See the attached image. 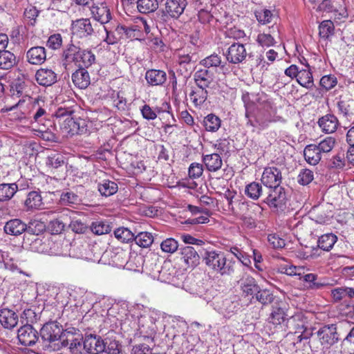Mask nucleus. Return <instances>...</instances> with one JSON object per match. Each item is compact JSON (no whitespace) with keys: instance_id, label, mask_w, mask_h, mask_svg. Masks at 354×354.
Returning a JSON list of instances; mask_svg holds the SVG:
<instances>
[{"instance_id":"nucleus-1","label":"nucleus","mask_w":354,"mask_h":354,"mask_svg":"<svg viewBox=\"0 0 354 354\" xmlns=\"http://www.w3.org/2000/svg\"><path fill=\"white\" fill-rule=\"evenodd\" d=\"M63 327L56 321L47 322L39 332L40 342L44 347L53 350L60 349L59 342L62 338Z\"/></svg>"},{"instance_id":"nucleus-2","label":"nucleus","mask_w":354,"mask_h":354,"mask_svg":"<svg viewBox=\"0 0 354 354\" xmlns=\"http://www.w3.org/2000/svg\"><path fill=\"white\" fill-rule=\"evenodd\" d=\"M339 340L337 335L335 333V328L333 324L326 325L321 328L317 333V339H312L308 342L310 347L316 351L322 349L320 345L324 348H329Z\"/></svg>"},{"instance_id":"nucleus-3","label":"nucleus","mask_w":354,"mask_h":354,"mask_svg":"<svg viewBox=\"0 0 354 354\" xmlns=\"http://www.w3.org/2000/svg\"><path fill=\"white\" fill-rule=\"evenodd\" d=\"M82 335L78 329L69 328L62 330L60 348H67L73 354H80L82 350Z\"/></svg>"},{"instance_id":"nucleus-4","label":"nucleus","mask_w":354,"mask_h":354,"mask_svg":"<svg viewBox=\"0 0 354 354\" xmlns=\"http://www.w3.org/2000/svg\"><path fill=\"white\" fill-rule=\"evenodd\" d=\"M62 130L72 136L76 134H84L88 131L86 121L80 118L69 116L60 122Z\"/></svg>"},{"instance_id":"nucleus-5","label":"nucleus","mask_w":354,"mask_h":354,"mask_svg":"<svg viewBox=\"0 0 354 354\" xmlns=\"http://www.w3.org/2000/svg\"><path fill=\"white\" fill-rule=\"evenodd\" d=\"M32 115V124H37L38 126L44 124L45 122L51 127V122L47 120L48 113L46 111V106L44 100L39 97L33 99L31 101V110L30 111Z\"/></svg>"},{"instance_id":"nucleus-6","label":"nucleus","mask_w":354,"mask_h":354,"mask_svg":"<svg viewBox=\"0 0 354 354\" xmlns=\"http://www.w3.org/2000/svg\"><path fill=\"white\" fill-rule=\"evenodd\" d=\"M241 252L236 247H223V274L234 272L236 259H241Z\"/></svg>"},{"instance_id":"nucleus-7","label":"nucleus","mask_w":354,"mask_h":354,"mask_svg":"<svg viewBox=\"0 0 354 354\" xmlns=\"http://www.w3.org/2000/svg\"><path fill=\"white\" fill-rule=\"evenodd\" d=\"M17 337L20 344L25 346H32L36 343L40 342L39 333L29 324L18 329Z\"/></svg>"},{"instance_id":"nucleus-8","label":"nucleus","mask_w":354,"mask_h":354,"mask_svg":"<svg viewBox=\"0 0 354 354\" xmlns=\"http://www.w3.org/2000/svg\"><path fill=\"white\" fill-rule=\"evenodd\" d=\"M286 192L284 188L280 185L268 188V196L264 199L270 207L281 209L286 203Z\"/></svg>"},{"instance_id":"nucleus-9","label":"nucleus","mask_w":354,"mask_h":354,"mask_svg":"<svg viewBox=\"0 0 354 354\" xmlns=\"http://www.w3.org/2000/svg\"><path fill=\"white\" fill-rule=\"evenodd\" d=\"M194 54L189 55L180 50L178 53V67L176 69L177 73L182 75L186 81L190 76L194 68L195 61L193 60Z\"/></svg>"},{"instance_id":"nucleus-10","label":"nucleus","mask_w":354,"mask_h":354,"mask_svg":"<svg viewBox=\"0 0 354 354\" xmlns=\"http://www.w3.org/2000/svg\"><path fill=\"white\" fill-rule=\"evenodd\" d=\"M92 17L101 24H105L111 19V13L105 2L93 3L89 7Z\"/></svg>"},{"instance_id":"nucleus-11","label":"nucleus","mask_w":354,"mask_h":354,"mask_svg":"<svg viewBox=\"0 0 354 354\" xmlns=\"http://www.w3.org/2000/svg\"><path fill=\"white\" fill-rule=\"evenodd\" d=\"M186 6V0H166L162 13L165 17L178 19L183 13Z\"/></svg>"},{"instance_id":"nucleus-12","label":"nucleus","mask_w":354,"mask_h":354,"mask_svg":"<svg viewBox=\"0 0 354 354\" xmlns=\"http://www.w3.org/2000/svg\"><path fill=\"white\" fill-rule=\"evenodd\" d=\"M82 48L73 43L67 44L64 48L62 53V59L63 66L65 68L71 64H74L78 66L80 55Z\"/></svg>"},{"instance_id":"nucleus-13","label":"nucleus","mask_w":354,"mask_h":354,"mask_svg":"<svg viewBox=\"0 0 354 354\" xmlns=\"http://www.w3.org/2000/svg\"><path fill=\"white\" fill-rule=\"evenodd\" d=\"M281 180V172L275 167L265 168L261 178V183L268 188L280 185Z\"/></svg>"},{"instance_id":"nucleus-14","label":"nucleus","mask_w":354,"mask_h":354,"mask_svg":"<svg viewBox=\"0 0 354 354\" xmlns=\"http://www.w3.org/2000/svg\"><path fill=\"white\" fill-rule=\"evenodd\" d=\"M104 339L96 335L89 334L84 337L82 349L91 354H98L104 350Z\"/></svg>"},{"instance_id":"nucleus-15","label":"nucleus","mask_w":354,"mask_h":354,"mask_svg":"<svg viewBox=\"0 0 354 354\" xmlns=\"http://www.w3.org/2000/svg\"><path fill=\"white\" fill-rule=\"evenodd\" d=\"M287 305L282 301H277L272 306V312L268 318L269 322L274 326L281 325L288 316Z\"/></svg>"},{"instance_id":"nucleus-16","label":"nucleus","mask_w":354,"mask_h":354,"mask_svg":"<svg viewBox=\"0 0 354 354\" xmlns=\"http://www.w3.org/2000/svg\"><path fill=\"white\" fill-rule=\"evenodd\" d=\"M35 80L39 85L47 87L57 82V74L50 68H41L36 71Z\"/></svg>"},{"instance_id":"nucleus-17","label":"nucleus","mask_w":354,"mask_h":354,"mask_svg":"<svg viewBox=\"0 0 354 354\" xmlns=\"http://www.w3.org/2000/svg\"><path fill=\"white\" fill-rule=\"evenodd\" d=\"M18 322L19 316L15 310L8 308L0 310V325L3 328L12 330L17 326Z\"/></svg>"},{"instance_id":"nucleus-18","label":"nucleus","mask_w":354,"mask_h":354,"mask_svg":"<svg viewBox=\"0 0 354 354\" xmlns=\"http://www.w3.org/2000/svg\"><path fill=\"white\" fill-rule=\"evenodd\" d=\"M26 61L32 65H41L46 59V50L43 46H34L29 48L26 54Z\"/></svg>"},{"instance_id":"nucleus-19","label":"nucleus","mask_w":354,"mask_h":354,"mask_svg":"<svg viewBox=\"0 0 354 354\" xmlns=\"http://www.w3.org/2000/svg\"><path fill=\"white\" fill-rule=\"evenodd\" d=\"M72 30L80 37H86L93 35L94 29L89 19H80L73 22Z\"/></svg>"},{"instance_id":"nucleus-20","label":"nucleus","mask_w":354,"mask_h":354,"mask_svg":"<svg viewBox=\"0 0 354 354\" xmlns=\"http://www.w3.org/2000/svg\"><path fill=\"white\" fill-rule=\"evenodd\" d=\"M155 266L156 271L159 274L158 278L160 280L165 282L173 281L177 271L170 261H165L160 267L157 266L155 263ZM152 270L155 271L154 269H152Z\"/></svg>"},{"instance_id":"nucleus-21","label":"nucleus","mask_w":354,"mask_h":354,"mask_svg":"<svg viewBox=\"0 0 354 354\" xmlns=\"http://www.w3.org/2000/svg\"><path fill=\"white\" fill-rule=\"evenodd\" d=\"M246 57L245 46L239 43L232 44L228 48L226 58L228 62L233 64L241 62Z\"/></svg>"},{"instance_id":"nucleus-22","label":"nucleus","mask_w":354,"mask_h":354,"mask_svg":"<svg viewBox=\"0 0 354 354\" xmlns=\"http://www.w3.org/2000/svg\"><path fill=\"white\" fill-rule=\"evenodd\" d=\"M26 223L19 218H12L7 221L3 227L4 232L11 236H19L26 232Z\"/></svg>"},{"instance_id":"nucleus-23","label":"nucleus","mask_w":354,"mask_h":354,"mask_svg":"<svg viewBox=\"0 0 354 354\" xmlns=\"http://www.w3.org/2000/svg\"><path fill=\"white\" fill-rule=\"evenodd\" d=\"M145 80L151 86H162L167 81V73L163 70L149 69L145 73Z\"/></svg>"},{"instance_id":"nucleus-24","label":"nucleus","mask_w":354,"mask_h":354,"mask_svg":"<svg viewBox=\"0 0 354 354\" xmlns=\"http://www.w3.org/2000/svg\"><path fill=\"white\" fill-rule=\"evenodd\" d=\"M318 124L323 132L332 133L337 129L339 122L335 115L326 114L319 119Z\"/></svg>"},{"instance_id":"nucleus-25","label":"nucleus","mask_w":354,"mask_h":354,"mask_svg":"<svg viewBox=\"0 0 354 354\" xmlns=\"http://www.w3.org/2000/svg\"><path fill=\"white\" fill-rule=\"evenodd\" d=\"M71 79L75 86L80 89L86 88L91 83L88 72L82 67L79 68L72 74Z\"/></svg>"},{"instance_id":"nucleus-26","label":"nucleus","mask_w":354,"mask_h":354,"mask_svg":"<svg viewBox=\"0 0 354 354\" xmlns=\"http://www.w3.org/2000/svg\"><path fill=\"white\" fill-rule=\"evenodd\" d=\"M331 296L335 302L348 301L354 298V288L342 286L331 290Z\"/></svg>"},{"instance_id":"nucleus-27","label":"nucleus","mask_w":354,"mask_h":354,"mask_svg":"<svg viewBox=\"0 0 354 354\" xmlns=\"http://www.w3.org/2000/svg\"><path fill=\"white\" fill-rule=\"evenodd\" d=\"M44 203L42 201V197L40 192L37 191L30 192L24 201V207L27 210L42 209Z\"/></svg>"},{"instance_id":"nucleus-28","label":"nucleus","mask_w":354,"mask_h":354,"mask_svg":"<svg viewBox=\"0 0 354 354\" xmlns=\"http://www.w3.org/2000/svg\"><path fill=\"white\" fill-rule=\"evenodd\" d=\"M104 30L106 33V37L104 39V41H106L109 45H113L117 44L123 38L124 26L118 24L115 26L113 30H109V28L106 26H104Z\"/></svg>"},{"instance_id":"nucleus-29","label":"nucleus","mask_w":354,"mask_h":354,"mask_svg":"<svg viewBox=\"0 0 354 354\" xmlns=\"http://www.w3.org/2000/svg\"><path fill=\"white\" fill-rule=\"evenodd\" d=\"M180 254L184 262L188 266L194 267L198 264L200 257L194 247L186 246L183 248Z\"/></svg>"},{"instance_id":"nucleus-30","label":"nucleus","mask_w":354,"mask_h":354,"mask_svg":"<svg viewBox=\"0 0 354 354\" xmlns=\"http://www.w3.org/2000/svg\"><path fill=\"white\" fill-rule=\"evenodd\" d=\"M110 263L117 268H125L129 253L121 248H115L110 252Z\"/></svg>"},{"instance_id":"nucleus-31","label":"nucleus","mask_w":354,"mask_h":354,"mask_svg":"<svg viewBox=\"0 0 354 354\" xmlns=\"http://www.w3.org/2000/svg\"><path fill=\"white\" fill-rule=\"evenodd\" d=\"M306 68L300 69L297 82L300 86L307 89H312L315 86L313 75L308 64L306 65Z\"/></svg>"},{"instance_id":"nucleus-32","label":"nucleus","mask_w":354,"mask_h":354,"mask_svg":"<svg viewBox=\"0 0 354 354\" xmlns=\"http://www.w3.org/2000/svg\"><path fill=\"white\" fill-rule=\"evenodd\" d=\"M241 289L245 296L253 295L259 289L255 279L248 275L244 276L240 281Z\"/></svg>"},{"instance_id":"nucleus-33","label":"nucleus","mask_w":354,"mask_h":354,"mask_svg":"<svg viewBox=\"0 0 354 354\" xmlns=\"http://www.w3.org/2000/svg\"><path fill=\"white\" fill-rule=\"evenodd\" d=\"M149 262V260L147 261H143V258L140 255L137 254H130L129 253V257L125 264V269L131 271H139L140 268L142 265H145V266L147 267Z\"/></svg>"},{"instance_id":"nucleus-34","label":"nucleus","mask_w":354,"mask_h":354,"mask_svg":"<svg viewBox=\"0 0 354 354\" xmlns=\"http://www.w3.org/2000/svg\"><path fill=\"white\" fill-rule=\"evenodd\" d=\"M194 80L196 86L207 89L211 87L212 80L207 70H200L195 73Z\"/></svg>"},{"instance_id":"nucleus-35","label":"nucleus","mask_w":354,"mask_h":354,"mask_svg":"<svg viewBox=\"0 0 354 354\" xmlns=\"http://www.w3.org/2000/svg\"><path fill=\"white\" fill-rule=\"evenodd\" d=\"M208 91L198 86L192 87L189 93V97L196 107L200 106L207 100Z\"/></svg>"},{"instance_id":"nucleus-36","label":"nucleus","mask_w":354,"mask_h":354,"mask_svg":"<svg viewBox=\"0 0 354 354\" xmlns=\"http://www.w3.org/2000/svg\"><path fill=\"white\" fill-rule=\"evenodd\" d=\"M17 64V57L9 50L0 53V69L10 70Z\"/></svg>"},{"instance_id":"nucleus-37","label":"nucleus","mask_w":354,"mask_h":354,"mask_svg":"<svg viewBox=\"0 0 354 354\" xmlns=\"http://www.w3.org/2000/svg\"><path fill=\"white\" fill-rule=\"evenodd\" d=\"M304 154L306 160L312 165H316L321 160V152L315 145L306 146Z\"/></svg>"},{"instance_id":"nucleus-38","label":"nucleus","mask_w":354,"mask_h":354,"mask_svg":"<svg viewBox=\"0 0 354 354\" xmlns=\"http://www.w3.org/2000/svg\"><path fill=\"white\" fill-rule=\"evenodd\" d=\"M18 190L16 183L0 184V201L6 202L10 200Z\"/></svg>"},{"instance_id":"nucleus-39","label":"nucleus","mask_w":354,"mask_h":354,"mask_svg":"<svg viewBox=\"0 0 354 354\" xmlns=\"http://www.w3.org/2000/svg\"><path fill=\"white\" fill-rule=\"evenodd\" d=\"M97 189L102 196L108 197L115 194L118 192V187L113 181L104 180L98 183Z\"/></svg>"},{"instance_id":"nucleus-40","label":"nucleus","mask_w":354,"mask_h":354,"mask_svg":"<svg viewBox=\"0 0 354 354\" xmlns=\"http://www.w3.org/2000/svg\"><path fill=\"white\" fill-rule=\"evenodd\" d=\"M163 0H138L136 1L137 8L141 13H150L156 11L159 3Z\"/></svg>"},{"instance_id":"nucleus-41","label":"nucleus","mask_w":354,"mask_h":354,"mask_svg":"<svg viewBox=\"0 0 354 354\" xmlns=\"http://www.w3.org/2000/svg\"><path fill=\"white\" fill-rule=\"evenodd\" d=\"M203 162L207 169L211 172H215L221 167V158L216 153L205 156L203 158Z\"/></svg>"},{"instance_id":"nucleus-42","label":"nucleus","mask_w":354,"mask_h":354,"mask_svg":"<svg viewBox=\"0 0 354 354\" xmlns=\"http://www.w3.org/2000/svg\"><path fill=\"white\" fill-rule=\"evenodd\" d=\"M26 88V82L22 80H15L10 84V93L13 98L24 97L26 96L25 94Z\"/></svg>"},{"instance_id":"nucleus-43","label":"nucleus","mask_w":354,"mask_h":354,"mask_svg":"<svg viewBox=\"0 0 354 354\" xmlns=\"http://www.w3.org/2000/svg\"><path fill=\"white\" fill-rule=\"evenodd\" d=\"M90 229L93 234L102 235L109 234L111 231V226L108 221H95L91 223Z\"/></svg>"},{"instance_id":"nucleus-44","label":"nucleus","mask_w":354,"mask_h":354,"mask_svg":"<svg viewBox=\"0 0 354 354\" xmlns=\"http://www.w3.org/2000/svg\"><path fill=\"white\" fill-rule=\"evenodd\" d=\"M338 111L346 118H351L354 115V101L339 100L337 103Z\"/></svg>"},{"instance_id":"nucleus-45","label":"nucleus","mask_w":354,"mask_h":354,"mask_svg":"<svg viewBox=\"0 0 354 354\" xmlns=\"http://www.w3.org/2000/svg\"><path fill=\"white\" fill-rule=\"evenodd\" d=\"M95 61V56L91 50L82 48L78 64L79 68H88L91 66Z\"/></svg>"},{"instance_id":"nucleus-46","label":"nucleus","mask_w":354,"mask_h":354,"mask_svg":"<svg viewBox=\"0 0 354 354\" xmlns=\"http://www.w3.org/2000/svg\"><path fill=\"white\" fill-rule=\"evenodd\" d=\"M337 240V236L330 233L321 236L318 240V246L323 250H330Z\"/></svg>"},{"instance_id":"nucleus-47","label":"nucleus","mask_w":354,"mask_h":354,"mask_svg":"<svg viewBox=\"0 0 354 354\" xmlns=\"http://www.w3.org/2000/svg\"><path fill=\"white\" fill-rule=\"evenodd\" d=\"M134 241L140 247L148 248L154 241V237L150 232H141L137 235H135Z\"/></svg>"},{"instance_id":"nucleus-48","label":"nucleus","mask_w":354,"mask_h":354,"mask_svg":"<svg viewBox=\"0 0 354 354\" xmlns=\"http://www.w3.org/2000/svg\"><path fill=\"white\" fill-rule=\"evenodd\" d=\"M206 264L212 270L221 271L220 266L221 257L220 254L215 251L207 252L205 257Z\"/></svg>"},{"instance_id":"nucleus-49","label":"nucleus","mask_w":354,"mask_h":354,"mask_svg":"<svg viewBox=\"0 0 354 354\" xmlns=\"http://www.w3.org/2000/svg\"><path fill=\"white\" fill-rule=\"evenodd\" d=\"M35 131L37 132L35 135L45 141L54 142L56 140L55 134L51 131L49 127L46 124L39 125L38 129Z\"/></svg>"},{"instance_id":"nucleus-50","label":"nucleus","mask_w":354,"mask_h":354,"mask_svg":"<svg viewBox=\"0 0 354 354\" xmlns=\"http://www.w3.org/2000/svg\"><path fill=\"white\" fill-rule=\"evenodd\" d=\"M262 186L259 183L252 182L245 187V194L253 200H257L262 194Z\"/></svg>"},{"instance_id":"nucleus-51","label":"nucleus","mask_w":354,"mask_h":354,"mask_svg":"<svg viewBox=\"0 0 354 354\" xmlns=\"http://www.w3.org/2000/svg\"><path fill=\"white\" fill-rule=\"evenodd\" d=\"M221 119L214 114H209L204 119V125L208 131H216L221 127Z\"/></svg>"},{"instance_id":"nucleus-52","label":"nucleus","mask_w":354,"mask_h":354,"mask_svg":"<svg viewBox=\"0 0 354 354\" xmlns=\"http://www.w3.org/2000/svg\"><path fill=\"white\" fill-rule=\"evenodd\" d=\"M59 201L63 205H73L79 204L81 199L79 196L74 192H66L61 194Z\"/></svg>"},{"instance_id":"nucleus-53","label":"nucleus","mask_w":354,"mask_h":354,"mask_svg":"<svg viewBox=\"0 0 354 354\" xmlns=\"http://www.w3.org/2000/svg\"><path fill=\"white\" fill-rule=\"evenodd\" d=\"M256 299L263 305H268L274 301V295L267 289L260 290L255 293Z\"/></svg>"},{"instance_id":"nucleus-54","label":"nucleus","mask_w":354,"mask_h":354,"mask_svg":"<svg viewBox=\"0 0 354 354\" xmlns=\"http://www.w3.org/2000/svg\"><path fill=\"white\" fill-rule=\"evenodd\" d=\"M115 236L123 243H128L134 241L135 234L126 227H119L114 231Z\"/></svg>"},{"instance_id":"nucleus-55","label":"nucleus","mask_w":354,"mask_h":354,"mask_svg":"<svg viewBox=\"0 0 354 354\" xmlns=\"http://www.w3.org/2000/svg\"><path fill=\"white\" fill-rule=\"evenodd\" d=\"M236 195L235 191H231L229 188L227 189L223 197V209L227 212H234V198Z\"/></svg>"},{"instance_id":"nucleus-56","label":"nucleus","mask_w":354,"mask_h":354,"mask_svg":"<svg viewBox=\"0 0 354 354\" xmlns=\"http://www.w3.org/2000/svg\"><path fill=\"white\" fill-rule=\"evenodd\" d=\"M26 227L27 232H28L30 234L36 235H38L40 233L43 232L46 228L44 223L37 219L30 220L29 223L26 224Z\"/></svg>"},{"instance_id":"nucleus-57","label":"nucleus","mask_w":354,"mask_h":354,"mask_svg":"<svg viewBox=\"0 0 354 354\" xmlns=\"http://www.w3.org/2000/svg\"><path fill=\"white\" fill-rule=\"evenodd\" d=\"M104 350L107 354H120L121 345L115 339L107 337L104 340Z\"/></svg>"},{"instance_id":"nucleus-58","label":"nucleus","mask_w":354,"mask_h":354,"mask_svg":"<svg viewBox=\"0 0 354 354\" xmlns=\"http://www.w3.org/2000/svg\"><path fill=\"white\" fill-rule=\"evenodd\" d=\"M334 31V24L330 20H325L319 26V34L322 38L327 39L333 35Z\"/></svg>"},{"instance_id":"nucleus-59","label":"nucleus","mask_w":354,"mask_h":354,"mask_svg":"<svg viewBox=\"0 0 354 354\" xmlns=\"http://www.w3.org/2000/svg\"><path fill=\"white\" fill-rule=\"evenodd\" d=\"M48 167L57 169L64 164V157L63 155L57 153H52L48 156L46 162Z\"/></svg>"},{"instance_id":"nucleus-60","label":"nucleus","mask_w":354,"mask_h":354,"mask_svg":"<svg viewBox=\"0 0 354 354\" xmlns=\"http://www.w3.org/2000/svg\"><path fill=\"white\" fill-rule=\"evenodd\" d=\"M321 87L328 91L333 88L337 84V79L334 75H324L319 82Z\"/></svg>"},{"instance_id":"nucleus-61","label":"nucleus","mask_w":354,"mask_h":354,"mask_svg":"<svg viewBox=\"0 0 354 354\" xmlns=\"http://www.w3.org/2000/svg\"><path fill=\"white\" fill-rule=\"evenodd\" d=\"M314 179V173L308 169H301L297 176V182L301 185H309Z\"/></svg>"},{"instance_id":"nucleus-62","label":"nucleus","mask_w":354,"mask_h":354,"mask_svg":"<svg viewBox=\"0 0 354 354\" xmlns=\"http://www.w3.org/2000/svg\"><path fill=\"white\" fill-rule=\"evenodd\" d=\"M226 24L225 28L226 30H225V35L226 38H232L234 39H241L245 37V34L243 30L237 28L234 26L232 27H228V22H225Z\"/></svg>"},{"instance_id":"nucleus-63","label":"nucleus","mask_w":354,"mask_h":354,"mask_svg":"<svg viewBox=\"0 0 354 354\" xmlns=\"http://www.w3.org/2000/svg\"><path fill=\"white\" fill-rule=\"evenodd\" d=\"M178 241L173 238H168L160 244L162 252L171 254L175 252L178 250Z\"/></svg>"},{"instance_id":"nucleus-64","label":"nucleus","mask_w":354,"mask_h":354,"mask_svg":"<svg viewBox=\"0 0 354 354\" xmlns=\"http://www.w3.org/2000/svg\"><path fill=\"white\" fill-rule=\"evenodd\" d=\"M335 145V139L329 136L322 140L319 145H317V148L321 153H328L333 149Z\"/></svg>"}]
</instances>
